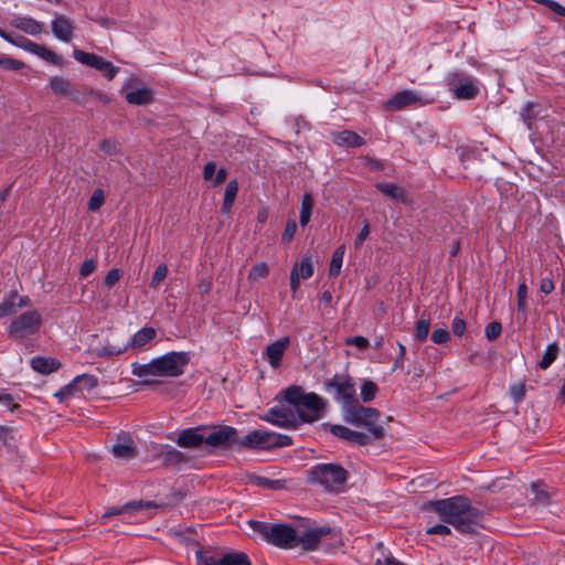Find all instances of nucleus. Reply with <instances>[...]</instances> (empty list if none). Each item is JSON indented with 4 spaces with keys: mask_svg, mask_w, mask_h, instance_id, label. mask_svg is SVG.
Wrapping results in <instances>:
<instances>
[{
    "mask_svg": "<svg viewBox=\"0 0 565 565\" xmlns=\"http://www.w3.org/2000/svg\"><path fill=\"white\" fill-rule=\"evenodd\" d=\"M190 355L184 351H171L148 363H131V374L143 384H152L158 377H177L184 373Z\"/></svg>",
    "mask_w": 565,
    "mask_h": 565,
    "instance_id": "1",
    "label": "nucleus"
},
{
    "mask_svg": "<svg viewBox=\"0 0 565 565\" xmlns=\"http://www.w3.org/2000/svg\"><path fill=\"white\" fill-rule=\"evenodd\" d=\"M435 511L446 523L454 525L462 533L473 532L479 524V511L471 508L465 497H454L434 503Z\"/></svg>",
    "mask_w": 565,
    "mask_h": 565,
    "instance_id": "2",
    "label": "nucleus"
},
{
    "mask_svg": "<svg viewBox=\"0 0 565 565\" xmlns=\"http://www.w3.org/2000/svg\"><path fill=\"white\" fill-rule=\"evenodd\" d=\"M282 394L301 422L313 423L322 416L324 404L316 393H305L300 386L294 385L286 388Z\"/></svg>",
    "mask_w": 565,
    "mask_h": 565,
    "instance_id": "3",
    "label": "nucleus"
},
{
    "mask_svg": "<svg viewBox=\"0 0 565 565\" xmlns=\"http://www.w3.org/2000/svg\"><path fill=\"white\" fill-rule=\"evenodd\" d=\"M249 527L254 533L267 543L281 548L297 546V530L287 524H270L262 521L249 520Z\"/></svg>",
    "mask_w": 565,
    "mask_h": 565,
    "instance_id": "4",
    "label": "nucleus"
},
{
    "mask_svg": "<svg viewBox=\"0 0 565 565\" xmlns=\"http://www.w3.org/2000/svg\"><path fill=\"white\" fill-rule=\"evenodd\" d=\"M310 476L332 492L342 491L348 480V471L338 463L317 465L311 469Z\"/></svg>",
    "mask_w": 565,
    "mask_h": 565,
    "instance_id": "5",
    "label": "nucleus"
},
{
    "mask_svg": "<svg viewBox=\"0 0 565 565\" xmlns=\"http://www.w3.org/2000/svg\"><path fill=\"white\" fill-rule=\"evenodd\" d=\"M343 413L345 422L365 427L375 438L383 437L384 429L376 424L380 418V412L376 408L364 407L355 402Z\"/></svg>",
    "mask_w": 565,
    "mask_h": 565,
    "instance_id": "6",
    "label": "nucleus"
},
{
    "mask_svg": "<svg viewBox=\"0 0 565 565\" xmlns=\"http://www.w3.org/2000/svg\"><path fill=\"white\" fill-rule=\"evenodd\" d=\"M43 319L38 310H29L12 320L8 328V334L15 340H24L35 334Z\"/></svg>",
    "mask_w": 565,
    "mask_h": 565,
    "instance_id": "7",
    "label": "nucleus"
},
{
    "mask_svg": "<svg viewBox=\"0 0 565 565\" xmlns=\"http://www.w3.org/2000/svg\"><path fill=\"white\" fill-rule=\"evenodd\" d=\"M238 444L247 448L284 447L291 445V438L266 429H255L247 433Z\"/></svg>",
    "mask_w": 565,
    "mask_h": 565,
    "instance_id": "8",
    "label": "nucleus"
},
{
    "mask_svg": "<svg viewBox=\"0 0 565 565\" xmlns=\"http://www.w3.org/2000/svg\"><path fill=\"white\" fill-rule=\"evenodd\" d=\"M327 387L334 391L335 399L341 403L343 411L358 402L355 397V383L348 374H335L327 383Z\"/></svg>",
    "mask_w": 565,
    "mask_h": 565,
    "instance_id": "9",
    "label": "nucleus"
},
{
    "mask_svg": "<svg viewBox=\"0 0 565 565\" xmlns=\"http://www.w3.org/2000/svg\"><path fill=\"white\" fill-rule=\"evenodd\" d=\"M446 84L457 99H472L479 92L477 82L460 72L449 74Z\"/></svg>",
    "mask_w": 565,
    "mask_h": 565,
    "instance_id": "10",
    "label": "nucleus"
},
{
    "mask_svg": "<svg viewBox=\"0 0 565 565\" xmlns=\"http://www.w3.org/2000/svg\"><path fill=\"white\" fill-rule=\"evenodd\" d=\"M429 103L430 100L427 99L423 94L415 90L405 89L396 93L388 100H386L384 108L388 111H396L411 106H425Z\"/></svg>",
    "mask_w": 565,
    "mask_h": 565,
    "instance_id": "11",
    "label": "nucleus"
},
{
    "mask_svg": "<svg viewBox=\"0 0 565 565\" xmlns=\"http://www.w3.org/2000/svg\"><path fill=\"white\" fill-rule=\"evenodd\" d=\"M73 56L78 63L102 72L107 79H113L119 73V67L96 54L75 49L73 51Z\"/></svg>",
    "mask_w": 565,
    "mask_h": 565,
    "instance_id": "12",
    "label": "nucleus"
},
{
    "mask_svg": "<svg viewBox=\"0 0 565 565\" xmlns=\"http://www.w3.org/2000/svg\"><path fill=\"white\" fill-rule=\"evenodd\" d=\"M265 422L279 427H295L298 423V417L292 408L285 405L271 407L267 413L260 416Z\"/></svg>",
    "mask_w": 565,
    "mask_h": 565,
    "instance_id": "13",
    "label": "nucleus"
},
{
    "mask_svg": "<svg viewBox=\"0 0 565 565\" xmlns=\"http://www.w3.org/2000/svg\"><path fill=\"white\" fill-rule=\"evenodd\" d=\"M331 534V529L326 526L297 530V546H301L307 551L316 550L318 548L321 541Z\"/></svg>",
    "mask_w": 565,
    "mask_h": 565,
    "instance_id": "14",
    "label": "nucleus"
},
{
    "mask_svg": "<svg viewBox=\"0 0 565 565\" xmlns=\"http://www.w3.org/2000/svg\"><path fill=\"white\" fill-rule=\"evenodd\" d=\"M238 443L237 431L233 427L224 426L213 429L205 427V444L212 447H230Z\"/></svg>",
    "mask_w": 565,
    "mask_h": 565,
    "instance_id": "15",
    "label": "nucleus"
},
{
    "mask_svg": "<svg viewBox=\"0 0 565 565\" xmlns=\"http://www.w3.org/2000/svg\"><path fill=\"white\" fill-rule=\"evenodd\" d=\"M128 351L126 341H118L113 338H107L103 343L92 349L95 358H114L124 355Z\"/></svg>",
    "mask_w": 565,
    "mask_h": 565,
    "instance_id": "16",
    "label": "nucleus"
},
{
    "mask_svg": "<svg viewBox=\"0 0 565 565\" xmlns=\"http://www.w3.org/2000/svg\"><path fill=\"white\" fill-rule=\"evenodd\" d=\"M74 29L73 21L64 14H56L51 21L52 33L61 42H71L74 36Z\"/></svg>",
    "mask_w": 565,
    "mask_h": 565,
    "instance_id": "17",
    "label": "nucleus"
},
{
    "mask_svg": "<svg viewBox=\"0 0 565 565\" xmlns=\"http://www.w3.org/2000/svg\"><path fill=\"white\" fill-rule=\"evenodd\" d=\"M158 332L152 327H143L134 333L126 342L129 350L141 351L148 349V347L157 339Z\"/></svg>",
    "mask_w": 565,
    "mask_h": 565,
    "instance_id": "18",
    "label": "nucleus"
},
{
    "mask_svg": "<svg viewBox=\"0 0 565 565\" xmlns=\"http://www.w3.org/2000/svg\"><path fill=\"white\" fill-rule=\"evenodd\" d=\"M289 343V338L284 337L266 347L264 351V356L271 367L277 369L280 366L282 356L285 355V352L288 349Z\"/></svg>",
    "mask_w": 565,
    "mask_h": 565,
    "instance_id": "19",
    "label": "nucleus"
},
{
    "mask_svg": "<svg viewBox=\"0 0 565 565\" xmlns=\"http://www.w3.org/2000/svg\"><path fill=\"white\" fill-rule=\"evenodd\" d=\"M205 443V427L188 428L180 433L177 444L184 448H196Z\"/></svg>",
    "mask_w": 565,
    "mask_h": 565,
    "instance_id": "20",
    "label": "nucleus"
},
{
    "mask_svg": "<svg viewBox=\"0 0 565 565\" xmlns=\"http://www.w3.org/2000/svg\"><path fill=\"white\" fill-rule=\"evenodd\" d=\"M24 51L32 53L43 61L60 67L64 66L65 64L63 57L55 53L53 50L45 45L38 44L31 40Z\"/></svg>",
    "mask_w": 565,
    "mask_h": 565,
    "instance_id": "21",
    "label": "nucleus"
},
{
    "mask_svg": "<svg viewBox=\"0 0 565 565\" xmlns=\"http://www.w3.org/2000/svg\"><path fill=\"white\" fill-rule=\"evenodd\" d=\"M10 24L13 28H15L31 36H38L44 32L43 23L36 21L35 19H33L31 17H26V15L13 17Z\"/></svg>",
    "mask_w": 565,
    "mask_h": 565,
    "instance_id": "22",
    "label": "nucleus"
},
{
    "mask_svg": "<svg viewBox=\"0 0 565 565\" xmlns=\"http://www.w3.org/2000/svg\"><path fill=\"white\" fill-rule=\"evenodd\" d=\"M121 93L131 105H147L152 100V90L147 87L134 88L130 84H127Z\"/></svg>",
    "mask_w": 565,
    "mask_h": 565,
    "instance_id": "23",
    "label": "nucleus"
},
{
    "mask_svg": "<svg viewBox=\"0 0 565 565\" xmlns=\"http://www.w3.org/2000/svg\"><path fill=\"white\" fill-rule=\"evenodd\" d=\"M29 302L30 299L26 296H19L17 292L10 294L0 302V318L15 313L18 309L26 307Z\"/></svg>",
    "mask_w": 565,
    "mask_h": 565,
    "instance_id": "24",
    "label": "nucleus"
},
{
    "mask_svg": "<svg viewBox=\"0 0 565 565\" xmlns=\"http://www.w3.org/2000/svg\"><path fill=\"white\" fill-rule=\"evenodd\" d=\"M332 141L340 147H362L365 141L356 132L351 130L333 131L331 132Z\"/></svg>",
    "mask_w": 565,
    "mask_h": 565,
    "instance_id": "25",
    "label": "nucleus"
},
{
    "mask_svg": "<svg viewBox=\"0 0 565 565\" xmlns=\"http://www.w3.org/2000/svg\"><path fill=\"white\" fill-rule=\"evenodd\" d=\"M330 431L334 436H337L341 439H344V440H348V441H351L354 444H359V445H364L367 440V437L365 434L351 430L350 428L342 426V425H332L330 427Z\"/></svg>",
    "mask_w": 565,
    "mask_h": 565,
    "instance_id": "26",
    "label": "nucleus"
},
{
    "mask_svg": "<svg viewBox=\"0 0 565 565\" xmlns=\"http://www.w3.org/2000/svg\"><path fill=\"white\" fill-rule=\"evenodd\" d=\"M31 367L41 374H50L57 371L61 363L53 358L36 356L31 360Z\"/></svg>",
    "mask_w": 565,
    "mask_h": 565,
    "instance_id": "27",
    "label": "nucleus"
},
{
    "mask_svg": "<svg viewBox=\"0 0 565 565\" xmlns=\"http://www.w3.org/2000/svg\"><path fill=\"white\" fill-rule=\"evenodd\" d=\"M226 175L227 173L224 168H221L216 171V164L213 161L207 162L203 170L204 180L207 182H212L214 186L223 183L226 179Z\"/></svg>",
    "mask_w": 565,
    "mask_h": 565,
    "instance_id": "28",
    "label": "nucleus"
},
{
    "mask_svg": "<svg viewBox=\"0 0 565 565\" xmlns=\"http://www.w3.org/2000/svg\"><path fill=\"white\" fill-rule=\"evenodd\" d=\"M113 454L120 459L132 458L136 454L134 441L128 437L119 439L118 443L113 446Z\"/></svg>",
    "mask_w": 565,
    "mask_h": 565,
    "instance_id": "29",
    "label": "nucleus"
},
{
    "mask_svg": "<svg viewBox=\"0 0 565 565\" xmlns=\"http://www.w3.org/2000/svg\"><path fill=\"white\" fill-rule=\"evenodd\" d=\"M49 86L51 90L58 96H70L73 93V86L71 82L62 76L51 77Z\"/></svg>",
    "mask_w": 565,
    "mask_h": 565,
    "instance_id": "30",
    "label": "nucleus"
},
{
    "mask_svg": "<svg viewBox=\"0 0 565 565\" xmlns=\"http://www.w3.org/2000/svg\"><path fill=\"white\" fill-rule=\"evenodd\" d=\"M238 192V183L236 180H232L227 183L225 193H224V201L222 210L224 213H230L232 210V206L234 204V201L236 199Z\"/></svg>",
    "mask_w": 565,
    "mask_h": 565,
    "instance_id": "31",
    "label": "nucleus"
},
{
    "mask_svg": "<svg viewBox=\"0 0 565 565\" xmlns=\"http://www.w3.org/2000/svg\"><path fill=\"white\" fill-rule=\"evenodd\" d=\"M313 199L310 193H305L301 199V207H300V224L301 226H306L311 218L312 209H313Z\"/></svg>",
    "mask_w": 565,
    "mask_h": 565,
    "instance_id": "32",
    "label": "nucleus"
},
{
    "mask_svg": "<svg viewBox=\"0 0 565 565\" xmlns=\"http://www.w3.org/2000/svg\"><path fill=\"white\" fill-rule=\"evenodd\" d=\"M345 253V246L341 245L339 246L331 258L330 266H329V275L332 277H337L341 273L343 257Z\"/></svg>",
    "mask_w": 565,
    "mask_h": 565,
    "instance_id": "33",
    "label": "nucleus"
},
{
    "mask_svg": "<svg viewBox=\"0 0 565 565\" xmlns=\"http://www.w3.org/2000/svg\"><path fill=\"white\" fill-rule=\"evenodd\" d=\"M221 565H252L248 556L242 552L221 555Z\"/></svg>",
    "mask_w": 565,
    "mask_h": 565,
    "instance_id": "34",
    "label": "nucleus"
},
{
    "mask_svg": "<svg viewBox=\"0 0 565 565\" xmlns=\"http://www.w3.org/2000/svg\"><path fill=\"white\" fill-rule=\"evenodd\" d=\"M379 392V386L371 380H364L360 387V396L364 403L372 402Z\"/></svg>",
    "mask_w": 565,
    "mask_h": 565,
    "instance_id": "35",
    "label": "nucleus"
},
{
    "mask_svg": "<svg viewBox=\"0 0 565 565\" xmlns=\"http://www.w3.org/2000/svg\"><path fill=\"white\" fill-rule=\"evenodd\" d=\"M269 274V266L265 262L256 263L248 273V280L258 282L265 279Z\"/></svg>",
    "mask_w": 565,
    "mask_h": 565,
    "instance_id": "36",
    "label": "nucleus"
},
{
    "mask_svg": "<svg viewBox=\"0 0 565 565\" xmlns=\"http://www.w3.org/2000/svg\"><path fill=\"white\" fill-rule=\"evenodd\" d=\"M74 382L78 391L95 388L98 384L97 377L89 374L77 375L74 377Z\"/></svg>",
    "mask_w": 565,
    "mask_h": 565,
    "instance_id": "37",
    "label": "nucleus"
},
{
    "mask_svg": "<svg viewBox=\"0 0 565 565\" xmlns=\"http://www.w3.org/2000/svg\"><path fill=\"white\" fill-rule=\"evenodd\" d=\"M558 345L557 343H551L547 345L541 362L539 363L542 370H546L557 358Z\"/></svg>",
    "mask_w": 565,
    "mask_h": 565,
    "instance_id": "38",
    "label": "nucleus"
},
{
    "mask_svg": "<svg viewBox=\"0 0 565 565\" xmlns=\"http://www.w3.org/2000/svg\"><path fill=\"white\" fill-rule=\"evenodd\" d=\"M430 329V319L420 317L415 326V337L418 341H425L428 337Z\"/></svg>",
    "mask_w": 565,
    "mask_h": 565,
    "instance_id": "39",
    "label": "nucleus"
},
{
    "mask_svg": "<svg viewBox=\"0 0 565 565\" xmlns=\"http://www.w3.org/2000/svg\"><path fill=\"white\" fill-rule=\"evenodd\" d=\"M376 188L384 193L385 195L395 199V200H403L404 193L401 188L393 183H377Z\"/></svg>",
    "mask_w": 565,
    "mask_h": 565,
    "instance_id": "40",
    "label": "nucleus"
},
{
    "mask_svg": "<svg viewBox=\"0 0 565 565\" xmlns=\"http://www.w3.org/2000/svg\"><path fill=\"white\" fill-rule=\"evenodd\" d=\"M298 265V275L301 279H309L313 276L315 269L310 256H305Z\"/></svg>",
    "mask_w": 565,
    "mask_h": 565,
    "instance_id": "41",
    "label": "nucleus"
},
{
    "mask_svg": "<svg viewBox=\"0 0 565 565\" xmlns=\"http://www.w3.org/2000/svg\"><path fill=\"white\" fill-rule=\"evenodd\" d=\"M532 491L534 493V499L540 504H546L550 501L551 493L546 486L541 483H534L532 486Z\"/></svg>",
    "mask_w": 565,
    "mask_h": 565,
    "instance_id": "42",
    "label": "nucleus"
},
{
    "mask_svg": "<svg viewBox=\"0 0 565 565\" xmlns=\"http://www.w3.org/2000/svg\"><path fill=\"white\" fill-rule=\"evenodd\" d=\"M527 287L524 281L520 282L516 290L518 310L525 315L527 308Z\"/></svg>",
    "mask_w": 565,
    "mask_h": 565,
    "instance_id": "43",
    "label": "nucleus"
},
{
    "mask_svg": "<svg viewBox=\"0 0 565 565\" xmlns=\"http://www.w3.org/2000/svg\"><path fill=\"white\" fill-rule=\"evenodd\" d=\"M105 203V193L102 189H96L88 203H87V207L90 212H96L98 211L103 204Z\"/></svg>",
    "mask_w": 565,
    "mask_h": 565,
    "instance_id": "44",
    "label": "nucleus"
},
{
    "mask_svg": "<svg viewBox=\"0 0 565 565\" xmlns=\"http://www.w3.org/2000/svg\"><path fill=\"white\" fill-rule=\"evenodd\" d=\"M77 391H78L77 386H76V384H75V382L73 380L71 383H68L67 385L63 386L60 391H57L54 394V397L60 403H63L66 399H68L70 397L74 396Z\"/></svg>",
    "mask_w": 565,
    "mask_h": 565,
    "instance_id": "45",
    "label": "nucleus"
},
{
    "mask_svg": "<svg viewBox=\"0 0 565 565\" xmlns=\"http://www.w3.org/2000/svg\"><path fill=\"white\" fill-rule=\"evenodd\" d=\"M0 67L8 71H20L25 67L22 61L0 54Z\"/></svg>",
    "mask_w": 565,
    "mask_h": 565,
    "instance_id": "46",
    "label": "nucleus"
},
{
    "mask_svg": "<svg viewBox=\"0 0 565 565\" xmlns=\"http://www.w3.org/2000/svg\"><path fill=\"white\" fill-rule=\"evenodd\" d=\"M0 36L4 41H7L10 44H12L14 46H18V47H20L22 50H25L28 43L30 42L29 39L23 38V36H17L15 38V36L11 35L10 33L6 32L4 30H2L1 28H0Z\"/></svg>",
    "mask_w": 565,
    "mask_h": 565,
    "instance_id": "47",
    "label": "nucleus"
},
{
    "mask_svg": "<svg viewBox=\"0 0 565 565\" xmlns=\"http://www.w3.org/2000/svg\"><path fill=\"white\" fill-rule=\"evenodd\" d=\"M168 276V266L166 264H160L151 278V287L157 288Z\"/></svg>",
    "mask_w": 565,
    "mask_h": 565,
    "instance_id": "48",
    "label": "nucleus"
},
{
    "mask_svg": "<svg viewBox=\"0 0 565 565\" xmlns=\"http://www.w3.org/2000/svg\"><path fill=\"white\" fill-rule=\"evenodd\" d=\"M136 505H131V504H127V505H124V507H113L110 509H108L102 516H100V523L102 524H105L107 522V520L110 518V516H114V515H118V514H122L125 513L126 511H128L129 509H132L135 508Z\"/></svg>",
    "mask_w": 565,
    "mask_h": 565,
    "instance_id": "49",
    "label": "nucleus"
},
{
    "mask_svg": "<svg viewBox=\"0 0 565 565\" xmlns=\"http://www.w3.org/2000/svg\"><path fill=\"white\" fill-rule=\"evenodd\" d=\"M510 396L515 402H521L525 396V384L522 382L515 383L510 387Z\"/></svg>",
    "mask_w": 565,
    "mask_h": 565,
    "instance_id": "50",
    "label": "nucleus"
},
{
    "mask_svg": "<svg viewBox=\"0 0 565 565\" xmlns=\"http://www.w3.org/2000/svg\"><path fill=\"white\" fill-rule=\"evenodd\" d=\"M198 565H221V555L198 553Z\"/></svg>",
    "mask_w": 565,
    "mask_h": 565,
    "instance_id": "51",
    "label": "nucleus"
},
{
    "mask_svg": "<svg viewBox=\"0 0 565 565\" xmlns=\"http://www.w3.org/2000/svg\"><path fill=\"white\" fill-rule=\"evenodd\" d=\"M449 332L447 329L444 328L436 329L431 333V340L437 344H446L449 341Z\"/></svg>",
    "mask_w": 565,
    "mask_h": 565,
    "instance_id": "52",
    "label": "nucleus"
},
{
    "mask_svg": "<svg viewBox=\"0 0 565 565\" xmlns=\"http://www.w3.org/2000/svg\"><path fill=\"white\" fill-rule=\"evenodd\" d=\"M0 405L11 412L19 408V404L15 403L13 396L6 392H0Z\"/></svg>",
    "mask_w": 565,
    "mask_h": 565,
    "instance_id": "53",
    "label": "nucleus"
},
{
    "mask_svg": "<svg viewBox=\"0 0 565 565\" xmlns=\"http://www.w3.org/2000/svg\"><path fill=\"white\" fill-rule=\"evenodd\" d=\"M122 276V271L119 268L110 269L105 277V286L113 287Z\"/></svg>",
    "mask_w": 565,
    "mask_h": 565,
    "instance_id": "54",
    "label": "nucleus"
},
{
    "mask_svg": "<svg viewBox=\"0 0 565 565\" xmlns=\"http://www.w3.org/2000/svg\"><path fill=\"white\" fill-rule=\"evenodd\" d=\"M539 2L547 7L555 14L565 18V7H563L558 2L554 0H539Z\"/></svg>",
    "mask_w": 565,
    "mask_h": 565,
    "instance_id": "55",
    "label": "nucleus"
},
{
    "mask_svg": "<svg viewBox=\"0 0 565 565\" xmlns=\"http://www.w3.org/2000/svg\"><path fill=\"white\" fill-rule=\"evenodd\" d=\"M486 337L489 340L497 339L501 333V324L499 322H491L486 327Z\"/></svg>",
    "mask_w": 565,
    "mask_h": 565,
    "instance_id": "56",
    "label": "nucleus"
},
{
    "mask_svg": "<svg viewBox=\"0 0 565 565\" xmlns=\"http://www.w3.org/2000/svg\"><path fill=\"white\" fill-rule=\"evenodd\" d=\"M296 231H297V223L295 220H289L286 224V228L282 233V239L285 242H290L295 234H296Z\"/></svg>",
    "mask_w": 565,
    "mask_h": 565,
    "instance_id": "57",
    "label": "nucleus"
},
{
    "mask_svg": "<svg viewBox=\"0 0 565 565\" xmlns=\"http://www.w3.org/2000/svg\"><path fill=\"white\" fill-rule=\"evenodd\" d=\"M95 269H96V260L93 258L86 259L81 266L79 275H81V277L85 278L88 275H90Z\"/></svg>",
    "mask_w": 565,
    "mask_h": 565,
    "instance_id": "58",
    "label": "nucleus"
},
{
    "mask_svg": "<svg viewBox=\"0 0 565 565\" xmlns=\"http://www.w3.org/2000/svg\"><path fill=\"white\" fill-rule=\"evenodd\" d=\"M345 344L355 345L356 348L364 350L369 345V340L364 337L358 335V337H353V338H348L345 340Z\"/></svg>",
    "mask_w": 565,
    "mask_h": 565,
    "instance_id": "59",
    "label": "nucleus"
},
{
    "mask_svg": "<svg viewBox=\"0 0 565 565\" xmlns=\"http://www.w3.org/2000/svg\"><path fill=\"white\" fill-rule=\"evenodd\" d=\"M370 235V224L367 222L364 223L362 230L360 231V233L358 234L355 241H354V246L356 248L361 247L364 243V241L369 237Z\"/></svg>",
    "mask_w": 565,
    "mask_h": 565,
    "instance_id": "60",
    "label": "nucleus"
},
{
    "mask_svg": "<svg viewBox=\"0 0 565 565\" xmlns=\"http://www.w3.org/2000/svg\"><path fill=\"white\" fill-rule=\"evenodd\" d=\"M451 330L455 335L461 337L466 330V322L463 319L456 317L451 323Z\"/></svg>",
    "mask_w": 565,
    "mask_h": 565,
    "instance_id": "61",
    "label": "nucleus"
},
{
    "mask_svg": "<svg viewBox=\"0 0 565 565\" xmlns=\"http://www.w3.org/2000/svg\"><path fill=\"white\" fill-rule=\"evenodd\" d=\"M300 277L298 275V265H294V268L290 273V288L294 292H296L300 286Z\"/></svg>",
    "mask_w": 565,
    "mask_h": 565,
    "instance_id": "62",
    "label": "nucleus"
},
{
    "mask_svg": "<svg viewBox=\"0 0 565 565\" xmlns=\"http://www.w3.org/2000/svg\"><path fill=\"white\" fill-rule=\"evenodd\" d=\"M555 285L551 278H543L540 282V290L545 295L552 294Z\"/></svg>",
    "mask_w": 565,
    "mask_h": 565,
    "instance_id": "63",
    "label": "nucleus"
},
{
    "mask_svg": "<svg viewBox=\"0 0 565 565\" xmlns=\"http://www.w3.org/2000/svg\"><path fill=\"white\" fill-rule=\"evenodd\" d=\"M428 534H438V535H448L450 534V529L443 524H437L427 530Z\"/></svg>",
    "mask_w": 565,
    "mask_h": 565,
    "instance_id": "64",
    "label": "nucleus"
}]
</instances>
